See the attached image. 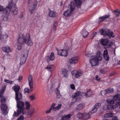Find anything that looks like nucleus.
Wrapping results in <instances>:
<instances>
[{"label":"nucleus","mask_w":120,"mask_h":120,"mask_svg":"<svg viewBox=\"0 0 120 120\" xmlns=\"http://www.w3.org/2000/svg\"><path fill=\"white\" fill-rule=\"evenodd\" d=\"M113 115V113H108L105 114L104 115V116L105 118H109L112 117Z\"/></svg>","instance_id":"nucleus-36"},{"label":"nucleus","mask_w":120,"mask_h":120,"mask_svg":"<svg viewBox=\"0 0 120 120\" xmlns=\"http://www.w3.org/2000/svg\"><path fill=\"white\" fill-rule=\"evenodd\" d=\"M4 82H6V83H8V82H9V80L6 79H5L4 80Z\"/></svg>","instance_id":"nucleus-61"},{"label":"nucleus","mask_w":120,"mask_h":120,"mask_svg":"<svg viewBox=\"0 0 120 120\" xmlns=\"http://www.w3.org/2000/svg\"><path fill=\"white\" fill-rule=\"evenodd\" d=\"M6 86L5 85H4L2 87L1 89L5 90L6 89Z\"/></svg>","instance_id":"nucleus-60"},{"label":"nucleus","mask_w":120,"mask_h":120,"mask_svg":"<svg viewBox=\"0 0 120 120\" xmlns=\"http://www.w3.org/2000/svg\"><path fill=\"white\" fill-rule=\"evenodd\" d=\"M110 109H114L116 108V106H114V105H110L109 106Z\"/></svg>","instance_id":"nucleus-50"},{"label":"nucleus","mask_w":120,"mask_h":120,"mask_svg":"<svg viewBox=\"0 0 120 120\" xmlns=\"http://www.w3.org/2000/svg\"><path fill=\"white\" fill-rule=\"evenodd\" d=\"M114 91L113 88H110L105 90H104L105 92L104 94H108L112 93Z\"/></svg>","instance_id":"nucleus-26"},{"label":"nucleus","mask_w":120,"mask_h":120,"mask_svg":"<svg viewBox=\"0 0 120 120\" xmlns=\"http://www.w3.org/2000/svg\"><path fill=\"white\" fill-rule=\"evenodd\" d=\"M85 95V94L82 92L78 91L73 93L71 96L73 98L72 103H74L75 102L79 101L81 99L82 96H83Z\"/></svg>","instance_id":"nucleus-3"},{"label":"nucleus","mask_w":120,"mask_h":120,"mask_svg":"<svg viewBox=\"0 0 120 120\" xmlns=\"http://www.w3.org/2000/svg\"><path fill=\"white\" fill-rule=\"evenodd\" d=\"M75 1V3L76 4L77 7H80L81 5L82 4V2L80 0H74Z\"/></svg>","instance_id":"nucleus-35"},{"label":"nucleus","mask_w":120,"mask_h":120,"mask_svg":"<svg viewBox=\"0 0 120 120\" xmlns=\"http://www.w3.org/2000/svg\"><path fill=\"white\" fill-rule=\"evenodd\" d=\"M32 2L31 0H28V4H30Z\"/></svg>","instance_id":"nucleus-64"},{"label":"nucleus","mask_w":120,"mask_h":120,"mask_svg":"<svg viewBox=\"0 0 120 120\" xmlns=\"http://www.w3.org/2000/svg\"><path fill=\"white\" fill-rule=\"evenodd\" d=\"M26 109V110H29L31 106L30 103L27 101L25 102Z\"/></svg>","instance_id":"nucleus-38"},{"label":"nucleus","mask_w":120,"mask_h":120,"mask_svg":"<svg viewBox=\"0 0 120 120\" xmlns=\"http://www.w3.org/2000/svg\"><path fill=\"white\" fill-rule=\"evenodd\" d=\"M75 9V7L74 5H71L70 6V10L71 12H72V11L74 10Z\"/></svg>","instance_id":"nucleus-48"},{"label":"nucleus","mask_w":120,"mask_h":120,"mask_svg":"<svg viewBox=\"0 0 120 120\" xmlns=\"http://www.w3.org/2000/svg\"><path fill=\"white\" fill-rule=\"evenodd\" d=\"M118 99L120 102H117L116 104L120 105L119 108L120 109V98H119V96L118 95H116L114 96L113 97V100L115 101L118 100Z\"/></svg>","instance_id":"nucleus-27"},{"label":"nucleus","mask_w":120,"mask_h":120,"mask_svg":"<svg viewBox=\"0 0 120 120\" xmlns=\"http://www.w3.org/2000/svg\"><path fill=\"white\" fill-rule=\"evenodd\" d=\"M61 71L62 73L64 76L66 78H67L68 77V70L65 69H62L61 70Z\"/></svg>","instance_id":"nucleus-25"},{"label":"nucleus","mask_w":120,"mask_h":120,"mask_svg":"<svg viewBox=\"0 0 120 120\" xmlns=\"http://www.w3.org/2000/svg\"><path fill=\"white\" fill-rule=\"evenodd\" d=\"M55 58V56L54 53L53 52H52L51 53L50 55L48 56L47 61L48 62L50 60L52 61Z\"/></svg>","instance_id":"nucleus-20"},{"label":"nucleus","mask_w":120,"mask_h":120,"mask_svg":"<svg viewBox=\"0 0 120 120\" xmlns=\"http://www.w3.org/2000/svg\"><path fill=\"white\" fill-rule=\"evenodd\" d=\"M24 90L25 92L26 93H29V89L28 88H26L24 89Z\"/></svg>","instance_id":"nucleus-54"},{"label":"nucleus","mask_w":120,"mask_h":120,"mask_svg":"<svg viewBox=\"0 0 120 120\" xmlns=\"http://www.w3.org/2000/svg\"><path fill=\"white\" fill-rule=\"evenodd\" d=\"M49 16L53 18H55L56 17L57 13L55 11H52L50 9H49Z\"/></svg>","instance_id":"nucleus-17"},{"label":"nucleus","mask_w":120,"mask_h":120,"mask_svg":"<svg viewBox=\"0 0 120 120\" xmlns=\"http://www.w3.org/2000/svg\"><path fill=\"white\" fill-rule=\"evenodd\" d=\"M23 12L21 13L20 15V18H22L23 17Z\"/></svg>","instance_id":"nucleus-62"},{"label":"nucleus","mask_w":120,"mask_h":120,"mask_svg":"<svg viewBox=\"0 0 120 120\" xmlns=\"http://www.w3.org/2000/svg\"><path fill=\"white\" fill-rule=\"evenodd\" d=\"M32 78V76L30 75L29 76L28 79L29 85L30 87V90L31 91L32 90L33 88V82Z\"/></svg>","instance_id":"nucleus-14"},{"label":"nucleus","mask_w":120,"mask_h":120,"mask_svg":"<svg viewBox=\"0 0 120 120\" xmlns=\"http://www.w3.org/2000/svg\"><path fill=\"white\" fill-rule=\"evenodd\" d=\"M102 58L100 53L98 52L97 53L96 56L91 59L90 63L92 66L96 65L98 64V61L101 60Z\"/></svg>","instance_id":"nucleus-4"},{"label":"nucleus","mask_w":120,"mask_h":120,"mask_svg":"<svg viewBox=\"0 0 120 120\" xmlns=\"http://www.w3.org/2000/svg\"><path fill=\"white\" fill-rule=\"evenodd\" d=\"M21 113L23 114H25L26 113V111H23L18 109L17 110V112L15 111H14L13 115L15 117H17Z\"/></svg>","instance_id":"nucleus-15"},{"label":"nucleus","mask_w":120,"mask_h":120,"mask_svg":"<svg viewBox=\"0 0 120 120\" xmlns=\"http://www.w3.org/2000/svg\"><path fill=\"white\" fill-rule=\"evenodd\" d=\"M57 54L61 56H66L68 55V52L67 50L61 49L58 50Z\"/></svg>","instance_id":"nucleus-12"},{"label":"nucleus","mask_w":120,"mask_h":120,"mask_svg":"<svg viewBox=\"0 0 120 120\" xmlns=\"http://www.w3.org/2000/svg\"><path fill=\"white\" fill-rule=\"evenodd\" d=\"M97 109L94 107V108L92 109V110L90 111L91 114L96 112L97 111Z\"/></svg>","instance_id":"nucleus-47"},{"label":"nucleus","mask_w":120,"mask_h":120,"mask_svg":"<svg viewBox=\"0 0 120 120\" xmlns=\"http://www.w3.org/2000/svg\"><path fill=\"white\" fill-rule=\"evenodd\" d=\"M36 94H32L29 97V98L31 101H33L36 99Z\"/></svg>","instance_id":"nucleus-42"},{"label":"nucleus","mask_w":120,"mask_h":120,"mask_svg":"<svg viewBox=\"0 0 120 120\" xmlns=\"http://www.w3.org/2000/svg\"><path fill=\"white\" fill-rule=\"evenodd\" d=\"M57 95L56 98H59L60 97V94H58V93L57 92Z\"/></svg>","instance_id":"nucleus-63"},{"label":"nucleus","mask_w":120,"mask_h":120,"mask_svg":"<svg viewBox=\"0 0 120 120\" xmlns=\"http://www.w3.org/2000/svg\"><path fill=\"white\" fill-rule=\"evenodd\" d=\"M83 108V105L81 104L78 105L77 106L76 109L77 110H80Z\"/></svg>","instance_id":"nucleus-37"},{"label":"nucleus","mask_w":120,"mask_h":120,"mask_svg":"<svg viewBox=\"0 0 120 120\" xmlns=\"http://www.w3.org/2000/svg\"><path fill=\"white\" fill-rule=\"evenodd\" d=\"M79 60V58L77 56H75L69 60V62L71 64H75L77 63Z\"/></svg>","instance_id":"nucleus-13"},{"label":"nucleus","mask_w":120,"mask_h":120,"mask_svg":"<svg viewBox=\"0 0 120 120\" xmlns=\"http://www.w3.org/2000/svg\"><path fill=\"white\" fill-rule=\"evenodd\" d=\"M28 54V53L26 52H25L24 54L21 55L20 64V65H22L25 63L27 59Z\"/></svg>","instance_id":"nucleus-10"},{"label":"nucleus","mask_w":120,"mask_h":120,"mask_svg":"<svg viewBox=\"0 0 120 120\" xmlns=\"http://www.w3.org/2000/svg\"><path fill=\"white\" fill-rule=\"evenodd\" d=\"M84 119H89L90 117L92 114H91L90 112L89 113H84Z\"/></svg>","instance_id":"nucleus-34"},{"label":"nucleus","mask_w":120,"mask_h":120,"mask_svg":"<svg viewBox=\"0 0 120 120\" xmlns=\"http://www.w3.org/2000/svg\"><path fill=\"white\" fill-rule=\"evenodd\" d=\"M56 94H57V92L58 93V94H60V91L59 90L58 87H57L56 89Z\"/></svg>","instance_id":"nucleus-57"},{"label":"nucleus","mask_w":120,"mask_h":120,"mask_svg":"<svg viewBox=\"0 0 120 120\" xmlns=\"http://www.w3.org/2000/svg\"><path fill=\"white\" fill-rule=\"evenodd\" d=\"M8 37V35L6 34H5L4 35L2 34H1L0 35V39H6Z\"/></svg>","instance_id":"nucleus-41"},{"label":"nucleus","mask_w":120,"mask_h":120,"mask_svg":"<svg viewBox=\"0 0 120 120\" xmlns=\"http://www.w3.org/2000/svg\"><path fill=\"white\" fill-rule=\"evenodd\" d=\"M100 44L102 45L107 46L106 48L111 47L113 45V43L111 41L109 42V40L106 38H102L100 41Z\"/></svg>","instance_id":"nucleus-7"},{"label":"nucleus","mask_w":120,"mask_h":120,"mask_svg":"<svg viewBox=\"0 0 120 120\" xmlns=\"http://www.w3.org/2000/svg\"><path fill=\"white\" fill-rule=\"evenodd\" d=\"M17 96H16V93H15V99L16 101L19 100L21 99L22 97V95L21 93L19 92H18Z\"/></svg>","instance_id":"nucleus-31"},{"label":"nucleus","mask_w":120,"mask_h":120,"mask_svg":"<svg viewBox=\"0 0 120 120\" xmlns=\"http://www.w3.org/2000/svg\"><path fill=\"white\" fill-rule=\"evenodd\" d=\"M72 116V115L70 114L64 115L62 117L61 120H69Z\"/></svg>","instance_id":"nucleus-19"},{"label":"nucleus","mask_w":120,"mask_h":120,"mask_svg":"<svg viewBox=\"0 0 120 120\" xmlns=\"http://www.w3.org/2000/svg\"><path fill=\"white\" fill-rule=\"evenodd\" d=\"M71 88L73 90H75V88L74 85L73 84H72L70 85Z\"/></svg>","instance_id":"nucleus-52"},{"label":"nucleus","mask_w":120,"mask_h":120,"mask_svg":"<svg viewBox=\"0 0 120 120\" xmlns=\"http://www.w3.org/2000/svg\"><path fill=\"white\" fill-rule=\"evenodd\" d=\"M115 13L116 14L117 16L118 17L117 19L119 20H120V10L114 11Z\"/></svg>","instance_id":"nucleus-39"},{"label":"nucleus","mask_w":120,"mask_h":120,"mask_svg":"<svg viewBox=\"0 0 120 120\" xmlns=\"http://www.w3.org/2000/svg\"><path fill=\"white\" fill-rule=\"evenodd\" d=\"M100 72L102 74H105V70L102 69L100 71Z\"/></svg>","instance_id":"nucleus-58"},{"label":"nucleus","mask_w":120,"mask_h":120,"mask_svg":"<svg viewBox=\"0 0 120 120\" xmlns=\"http://www.w3.org/2000/svg\"><path fill=\"white\" fill-rule=\"evenodd\" d=\"M112 120H119L118 119L117 117L116 116H114L112 117Z\"/></svg>","instance_id":"nucleus-53"},{"label":"nucleus","mask_w":120,"mask_h":120,"mask_svg":"<svg viewBox=\"0 0 120 120\" xmlns=\"http://www.w3.org/2000/svg\"><path fill=\"white\" fill-rule=\"evenodd\" d=\"M2 49L3 51L7 52H9L12 51L11 49L8 46L3 47L2 48Z\"/></svg>","instance_id":"nucleus-24"},{"label":"nucleus","mask_w":120,"mask_h":120,"mask_svg":"<svg viewBox=\"0 0 120 120\" xmlns=\"http://www.w3.org/2000/svg\"><path fill=\"white\" fill-rule=\"evenodd\" d=\"M56 105V104L55 103H53L52 105H53V110L54 111H56V110H59V109L61 108V107L62 105L61 104H60L56 106V107H55V106Z\"/></svg>","instance_id":"nucleus-22"},{"label":"nucleus","mask_w":120,"mask_h":120,"mask_svg":"<svg viewBox=\"0 0 120 120\" xmlns=\"http://www.w3.org/2000/svg\"><path fill=\"white\" fill-rule=\"evenodd\" d=\"M1 98L0 102L1 103V109L3 113L4 114H5L8 109V106L7 105L4 103L6 100V98L4 96L0 97Z\"/></svg>","instance_id":"nucleus-5"},{"label":"nucleus","mask_w":120,"mask_h":120,"mask_svg":"<svg viewBox=\"0 0 120 120\" xmlns=\"http://www.w3.org/2000/svg\"><path fill=\"white\" fill-rule=\"evenodd\" d=\"M38 2L36 0L33 3V5H32L29 8V12L30 13L32 14L33 13L34 10L36 9L37 4Z\"/></svg>","instance_id":"nucleus-11"},{"label":"nucleus","mask_w":120,"mask_h":120,"mask_svg":"<svg viewBox=\"0 0 120 120\" xmlns=\"http://www.w3.org/2000/svg\"><path fill=\"white\" fill-rule=\"evenodd\" d=\"M53 105H52L51 106V108H49V109L47 110L46 111V113H47V114L49 113L52 110H53V107H52L53 106Z\"/></svg>","instance_id":"nucleus-45"},{"label":"nucleus","mask_w":120,"mask_h":120,"mask_svg":"<svg viewBox=\"0 0 120 120\" xmlns=\"http://www.w3.org/2000/svg\"><path fill=\"white\" fill-rule=\"evenodd\" d=\"M23 77L22 76H19L18 79V81L19 82H20L21 80H22V79Z\"/></svg>","instance_id":"nucleus-55"},{"label":"nucleus","mask_w":120,"mask_h":120,"mask_svg":"<svg viewBox=\"0 0 120 120\" xmlns=\"http://www.w3.org/2000/svg\"><path fill=\"white\" fill-rule=\"evenodd\" d=\"M101 105V104L99 103H97L94 106L95 108L97 109L99 108Z\"/></svg>","instance_id":"nucleus-46"},{"label":"nucleus","mask_w":120,"mask_h":120,"mask_svg":"<svg viewBox=\"0 0 120 120\" xmlns=\"http://www.w3.org/2000/svg\"><path fill=\"white\" fill-rule=\"evenodd\" d=\"M13 8L11 13L14 15H17L18 13V9L16 5V3H13V0L9 2L8 5L5 8V12L7 14H9L11 9Z\"/></svg>","instance_id":"nucleus-2"},{"label":"nucleus","mask_w":120,"mask_h":120,"mask_svg":"<svg viewBox=\"0 0 120 120\" xmlns=\"http://www.w3.org/2000/svg\"><path fill=\"white\" fill-rule=\"evenodd\" d=\"M24 119V116L22 115H21L17 119V120H23Z\"/></svg>","instance_id":"nucleus-49"},{"label":"nucleus","mask_w":120,"mask_h":120,"mask_svg":"<svg viewBox=\"0 0 120 120\" xmlns=\"http://www.w3.org/2000/svg\"><path fill=\"white\" fill-rule=\"evenodd\" d=\"M12 89L15 92L17 97V96L18 92L19 91L20 89V86L18 85L12 87Z\"/></svg>","instance_id":"nucleus-23"},{"label":"nucleus","mask_w":120,"mask_h":120,"mask_svg":"<svg viewBox=\"0 0 120 120\" xmlns=\"http://www.w3.org/2000/svg\"><path fill=\"white\" fill-rule=\"evenodd\" d=\"M17 41L18 43V49L20 50L22 48V45L24 44H26L28 45L31 46L33 43L30 38V35L28 33L25 36L23 34L20 33L19 38Z\"/></svg>","instance_id":"nucleus-1"},{"label":"nucleus","mask_w":120,"mask_h":120,"mask_svg":"<svg viewBox=\"0 0 120 120\" xmlns=\"http://www.w3.org/2000/svg\"><path fill=\"white\" fill-rule=\"evenodd\" d=\"M101 33V35L105 36H107L109 38H110L111 37L114 38L115 36L113 32H111L110 29L107 30V31L106 32L102 29H101L99 31Z\"/></svg>","instance_id":"nucleus-6"},{"label":"nucleus","mask_w":120,"mask_h":120,"mask_svg":"<svg viewBox=\"0 0 120 120\" xmlns=\"http://www.w3.org/2000/svg\"><path fill=\"white\" fill-rule=\"evenodd\" d=\"M72 12L69 9H68L66 11L64 12V15L65 16H69L71 15Z\"/></svg>","instance_id":"nucleus-28"},{"label":"nucleus","mask_w":120,"mask_h":120,"mask_svg":"<svg viewBox=\"0 0 120 120\" xmlns=\"http://www.w3.org/2000/svg\"><path fill=\"white\" fill-rule=\"evenodd\" d=\"M110 15H105L104 16H101L99 18L98 21L99 22H103L105 20L109 18L110 16Z\"/></svg>","instance_id":"nucleus-18"},{"label":"nucleus","mask_w":120,"mask_h":120,"mask_svg":"<svg viewBox=\"0 0 120 120\" xmlns=\"http://www.w3.org/2000/svg\"><path fill=\"white\" fill-rule=\"evenodd\" d=\"M14 82V81L9 80V82H8V83H9L10 85H12L13 84Z\"/></svg>","instance_id":"nucleus-59"},{"label":"nucleus","mask_w":120,"mask_h":120,"mask_svg":"<svg viewBox=\"0 0 120 120\" xmlns=\"http://www.w3.org/2000/svg\"><path fill=\"white\" fill-rule=\"evenodd\" d=\"M5 16H4V17L3 18V20L5 22L9 20V14H3Z\"/></svg>","instance_id":"nucleus-32"},{"label":"nucleus","mask_w":120,"mask_h":120,"mask_svg":"<svg viewBox=\"0 0 120 120\" xmlns=\"http://www.w3.org/2000/svg\"><path fill=\"white\" fill-rule=\"evenodd\" d=\"M93 93L92 91L90 90H88L87 91V92L85 94L86 97H91Z\"/></svg>","instance_id":"nucleus-30"},{"label":"nucleus","mask_w":120,"mask_h":120,"mask_svg":"<svg viewBox=\"0 0 120 120\" xmlns=\"http://www.w3.org/2000/svg\"><path fill=\"white\" fill-rule=\"evenodd\" d=\"M5 8L4 9L3 6H2L0 5V11H3L4 13L6 14L5 11Z\"/></svg>","instance_id":"nucleus-44"},{"label":"nucleus","mask_w":120,"mask_h":120,"mask_svg":"<svg viewBox=\"0 0 120 120\" xmlns=\"http://www.w3.org/2000/svg\"><path fill=\"white\" fill-rule=\"evenodd\" d=\"M95 79L96 80L98 81H99L101 80V78L99 77L98 75H97L95 76Z\"/></svg>","instance_id":"nucleus-51"},{"label":"nucleus","mask_w":120,"mask_h":120,"mask_svg":"<svg viewBox=\"0 0 120 120\" xmlns=\"http://www.w3.org/2000/svg\"><path fill=\"white\" fill-rule=\"evenodd\" d=\"M103 56L104 59L107 61H108L109 59V56L107 50L105 49L104 51Z\"/></svg>","instance_id":"nucleus-16"},{"label":"nucleus","mask_w":120,"mask_h":120,"mask_svg":"<svg viewBox=\"0 0 120 120\" xmlns=\"http://www.w3.org/2000/svg\"><path fill=\"white\" fill-rule=\"evenodd\" d=\"M35 112L34 109L33 108H31L28 112L27 114L28 115H29L30 116H32Z\"/></svg>","instance_id":"nucleus-33"},{"label":"nucleus","mask_w":120,"mask_h":120,"mask_svg":"<svg viewBox=\"0 0 120 120\" xmlns=\"http://www.w3.org/2000/svg\"><path fill=\"white\" fill-rule=\"evenodd\" d=\"M107 103L109 104H113L114 103L115 101L112 99V100L108 99L106 100Z\"/></svg>","instance_id":"nucleus-43"},{"label":"nucleus","mask_w":120,"mask_h":120,"mask_svg":"<svg viewBox=\"0 0 120 120\" xmlns=\"http://www.w3.org/2000/svg\"><path fill=\"white\" fill-rule=\"evenodd\" d=\"M84 115H85L84 113H79L77 114V116L79 119H84Z\"/></svg>","instance_id":"nucleus-40"},{"label":"nucleus","mask_w":120,"mask_h":120,"mask_svg":"<svg viewBox=\"0 0 120 120\" xmlns=\"http://www.w3.org/2000/svg\"><path fill=\"white\" fill-rule=\"evenodd\" d=\"M81 32L82 36L84 38L86 37L88 34V32L85 30H82Z\"/></svg>","instance_id":"nucleus-29"},{"label":"nucleus","mask_w":120,"mask_h":120,"mask_svg":"<svg viewBox=\"0 0 120 120\" xmlns=\"http://www.w3.org/2000/svg\"><path fill=\"white\" fill-rule=\"evenodd\" d=\"M54 66L52 65H48L45 68V69H47V70L51 73L53 71Z\"/></svg>","instance_id":"nucleus-21"},{"label":"nucleus","mask_w":120,"mask_h":120,"mask_svg":"<svg viewBox=\"0 0 120 120\" xmlns=\"http://www.w3.org/2000/svg\"><path fill=\"white\" fill-rule=\"evenodd\" d=\"M72 75L73 76H75V78H78L81 76L83 74V72L81 70H73L71 72Z\"/></svg>","instance_id":"nucleus-9"},{"label":"nucleus","mask_w":120,"mask_h":120,"mask_svg":"<svg viewBox=\"0 0 120 120\" xmlns=\"http://www.w3.org/2000/svg\"><path fill=\"white\" fill-rule=\"evenodd\" d=\"M57 24V22H55L54 24V25L53 26V28L54 30H56V26L55 25L56 24Z\"/></svg>","instance_id":"nucleus-56"},{"label":"nucleus","mask_w":120,"mask_h":120,"mask_svg":"<svg viewBox=\"0 0 120 120\" xmlns=\"http://www.w3.org/2000/svg\"><path fill=\"white\" fill-rule=\"evenodd\" d=\"M17 109L23 111H26L24 107V103L22 101L20 100L17 101Z\"/></svg>","instance_id":"nucleus-8"}]
</instances>
